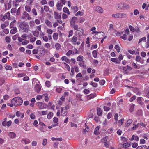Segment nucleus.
Returning <instances> with one entry per match:
<instances>
[{"label":"nucleus","instance_id":"nucleus-37","mask_svg":"<svg viewBox=\"0 0 149 149\" xmlns=\"http://www.w3.org/2000/svg\"><path fill=\"white\" fill-rule=\"evenodd\" d=\"M136 149H147V146L146 145L139 146Z\"/></svg>","mask_w":149,"mask_h":149},{"label":"nucleus","instance_id":"nucleus-44","mask_svg":"<svg viewBox=\"0 0 149 149\" xmlns=\"http://www.w3.org/2000/svg\"><path fill=\"white\" fill-rule=\"evenodd\" d=\"M51 140L53 141L55 140H57L61 141L62 140V138H55L54 137H53L51 138Z\"/></svg>","mask_w":149,"mask_h":149},{"label":"nucleus","instance_id":"nucleus-39","mask_svg":"<svg viewBox=\"0 0 149 149\" xmlns=\"http://www.w3.org/2000/svg\"><path fill=\"white\" fill-rule=\"evenodd\" d=\"M134 106L135 105L133 104H132L130 105V112H132L133 111Z\"/></svg>","mask_w":149,"mask_h":149},{"label":"nucleus","instance_id":"nucleus-38","mask_svg":"<svg viewBox=\"0 0 149 149\" xmlns=\"http://www.w3.org/2000/svg\"><path fill=\"white\" fill-rule=\"evenodd\" d=\"M131 144V142H129L122 144L123 145V147H128L130 146V145Z\"/></svg>","mask_w":149,"mask_h":149},{"label":"nucleus","instance_id":"nucleus-10","mask_svg":"<svg viewBox=\"0 0 149 149\" xmlns=\"http://www.w3.org/2000/svg\"><path fill=\"white\" fill-rule=\"evenodd\" d=\"M27 17L28 20H29L31 19V17L30 16L29 14L26 11H24L23 13L22 18L24 19Z\"/></svg>","mask_w":149,"mask_h":149},{"label":"nucleus","instance_id":"nucleus-9","mask_svg":"<svg viewBox=\"0 0 149 149\" xmlns=\"http://www.w3.org/2000/svg\"><path fill=\"white\" fill-rule=\"evenodd\" d=\"M67 109V106L61 108V114L62 116H64L66 115Z\"/></svg>","mask_w":149,"mask_h":149},{"label":"nucleus","instance_id":"nucleus-58","mask_svg":"<svg viewBox=\"0 0 149 149\" xmlns=\"http://www.w3.org/2000/svg\"><path fill=\"white\" fill-rule=\"evenodd\" d=\"M110 109V107H109L106 106H104V110L106 111H108Z\"/></svg>","mask_w":149,"mask_h":149},{"label":"nucleus","instance_id":"nucleus-32","mask_svg":"<svg viewBox=\"0 0 149 149\" xmlns=\"http://www.w3.org/2000/svg\"><path fill=\"white\" fill-rule=\"evenodd\" d=\"M111 60L113 62H115L116 64L120 63V62L116 58H112Z\"/></svg>","mask_w":149,"mask_h":149},{"label":"nucleus","instance_id":"nucleus-59","mask_svg":"<svg viewBox=\"0 0 149 149\" xmlns=\"http://www.w3.org/2000/svg\"><path fill=\"white\" fill-rule=\"evenodd\" d=\"M46 86L48 87H49L51 86L50 82L49 81H47L45 83Z\"/></svg>","mask_w":149,"mask_h":149},{"label":"nucleus","instance_id":"nucleus-22","mask_svg":"<svg viewBox=\"0 0 149 149\" xmlns=\"http://www.w3.org/2000/svg\"><path fill=\"white\" fill-rule=\"evenodd\" d=\"M46 24L49 27H51L52 26V23L48 20L46 19L45 20Z\"/></svg>","mask_w":149,"mask_h":149},{"label":"nucleus","instance_id":"nucleus-62","mask_svg":"<svg viewBox=\"0 0 149 149\" xmlns=\"http://www.w3.org/2000/svg\"><path fill=\"white\" fill-rule=\"evenodd\" d=\"M29 43V41L28 40H25L22 42V44L23 45H26Z\"/></svg>","mask_w":149,"mask_h":149},{"label":"nucleus","instance_id":"nucleus-45","mask_svg":"<svg viewBox=\"0 0 149 149\" xmlns=\"http://www.w3.org/2000/svg\"><path fill=\"white\" fill-rule=\"evenodd\" d=\"M54 1H52L48 2V5L51 7H53L54 6Z\"/></svg>","mask_w":149,"mask_h":149},{"label":"nucleus","instance_id":"nucleus-63","mask_svg":"<svg viewBox=\"0 0 149 149\" xmlns=\"http://www.w3.org/2000/svg\"><path fill=\"white\" fill-rule=\"evenodd\" d=\"M44 41L47 42L48 41V38L47 36H44L42 37Z\"/></svg>","mask_w":149,"mask_h":149},{"label":"nucleus","instance_id":"nucleus-23","mask_svg":"<svg viewBox=\"0 0 149 149\" xmlns=\"http://www.w3.org/2000/svg\"><path fill=\"white\" fill-rule=\"evenodd\" d=\"M16 116L17 117H20L21 118H22L24 117V113H21L19 111H17L16 113Z\"/></svg>","mask_w":149,"mask_h":149},{"label":"nucleus","instance_id":"nucleus-30","mask_svg":"<svg viewBox=\"0 0 149 149\" xmlns=\"http://www.w3.org/2000/svg\"><path fill=\"white\" fill-rule=\"evenodd\" d=\"M84 57L81 55L79 56L77 58V61H81L83 60Z\"/></svg>","mask_w":149,"mask_h":149},{"label":"nucleus","instance_id":"nucleus-25","mask_svg":"<svg viewBox=\"0 0 149 149\" xmlns=\"http://www.w3.org/2000/svg\"><path fill=\"white\" fill-rule=\"evenodd\" d=\"M96 96V95L95 93L91 94L88 96V98L90 100Z\"/></svg>","mask_w":149,"mask_h":149},{"label":"nucleus","instance_id":"nucleus-47","mask_svg":"<svg viewBox=\"0 0 149 149\" xmlns=\"http://www.w3.org/2000/svg\"><path fill=\"white\" fill-rule=\"evenodd\" d=\"M63 64L65 65V68H67L68 70V71H70V67L69 65L65 62L63 63Z\"/></svg>","mask_w":149,"mask_h":149},{"label":"nucleus","instance_id":"nucleus-14","mask_svg":"<svg viewBox=\"0 0 149 149\" xmlns=\"http://www.w3.org/2000/svg\"><path fill=\"white\" fill-rule=\"evenodd\" d=\"M21 142L23 144H27L30 143L31 142L30 140L29 139H23L21 141Z\"/></svg>","mask_w":149,"mask_h":149},{"label":"nucleus","instance_id":"nucleus-60","mask_svg":"<svg viewBox=\"0 0 149 149\" xmlns=\"http://www.w3.org/2000/svg\"><path fill=\"white\" fill-rule=\"evenodd\" d=\"M44 8V10L46 12H48L49 10V8L48 6H45Z\"/></svg>","mask_w":149,"mask_h":149},{"label":"nucleus","instance_id":"nucleus-36","mask_svg":"<svg viewBox=\"0 0 149 149\" xmlns=\"http://www.w3.org/2000/svg\"><path fill=\"white\" fill-rule=\"evenodd\" d=\"M55 48L57 50H59L61 48L60 44L59 43H56L55 45Z\"/></svg>","mask_w":149,"mask_h":149},{"label":"nucleus","instance_id":"nucleus-61","mask_svg":"<svg viewBox=\"0 0 149 149\" xmlns=\"http://www.w3.org/2000/svg\"><path fill=\"white\" fill-rule=\"evenodd\" d=\"M83 92L86 95L89 93L90 91L88 89H86L83 91Z\"/></svg>","mask_w":149,"mask_h":149},{"label":"nucleus","instance_id":"nucleus-42","mask_svg":"<svg viewBox=\"0 0 149 149\" xmlns=\"http://www.w3.org/2000/svg\"><path fill=\"white\" fill-rule=\"evenodd\" d=\"M5 68L6 70H11L12 69V67L10 66L9 65L7 64H5Z\"/></svg>","mask_w":149,"mask_h":149},{"label":"nucleus","instance_id":"nucleus-17","mask_svg":"<svg viewBox=\"0 0 149 149\" xmlns=\"http://www.w3.org/2000/svg\"><path fill=\"white\" fill-rule=\"evenodd\" d=\"M63 6V5L60 3L59 2H57L56 5V7L57 10L59 11H61Z\"/></svg>","mask_w":149,"mask_h":149},{"label":"nucleus","instance_id":"nucleus-40","mask_svg":"<svg viewBox=\"0 0 149 149\" xmlns=\"http://www.w3.org/2000/svg\"><path fill=\"white\" fill-rule=\"evenodd\" d=\"M68 38H70L71 37L73 34V31L72 29L68 32Z\"/></svg>","mask_w":149,"mask_h":149},{"label":"nucleus","instance_id":"nucleus-11","mask_svg":"<svg viewBox=\"0 0 149 149\" xmlns=\"http://www.w3.org/2000/svg\"><path fill=\"white\" fill-rule=\"evenodd\" d=\"M95 10L100 13H103V9L100 6H96L95 8Z\"/></svg>","mask_w":149,"mask_h":149},{"label":"nucleus","instance_id":"nucleus-50","mask_svg":"<svg viewBox=\"0 0 149 149\" xmlns=\"http://www.w3.org/2000/svg\"><path fill=\"white\" fill-rule=\"evenodd\" d=\"M39 34V32L38 31L35 30L33 33L34 36L36 37H38Z\"/></svg>","mask_w":149,"mask_h":149},{"label":"nucleus","instance_id":"nucleus-35","mask_svg":"<svg viewBox=\"0 0 149 149\" xmlns=\"http://www.w3.org/2000/svg\"><path fill=\"white\" fill-rule=\"evenodd\" d=\"M58 34L57 33H54L53 35V38L54 40H56L58 39Z\"/></svg>","mask_w":149,"mask_h":149},{"label":"nucleus","instance_id":"nucleus-64","mask_svg":"<svg viewBox=\"0 0 149 149\" xmlns=\"http://www.w3.org/2000/svg\"><path fill=\"white\" fill-rule=\"evenodd\" d=\"M29 25L31 27H33L35 25L34 22L33 21H30L29 22Z\"/></svg>","mask_w":149,"mask_h":149},{"label":"nucleus","instance_id":"nucleus-34","mask_svg":"<svg viewBox=\"0 0 149 149\" xmlns=\"http://www.w3.org/2000/svg\"><path fill=\"white\" fill-rule=\"evenodd\" d=\"M25 9L29 13H30L31 11V8L30 6H25Z\"/></svg>","mask_w":149,"mask_h":149},{"label":"nucleus","instance_id":"nucleus-28","mask_svg":"<svg viewBox=\"0 0 149 149\" xmlns=\"http://www.w3.org/2000/svg\"><path fill=\"white\" fill-rule=\"evenodd\" d=\"M143 99L142 97H139L137 98V101L138 102L139 104L142 105L143 104V102L142 101V99Z\"/></svg>","mask_w":149,"mask_h":149},{"label":"nucleus","instance_id":"nucleus-3","mask_svg":"<svg viewBox=\"0 0 149 149\" xmlns=\"http://www.w3.org/2000/svg\"><path fill=\"white\" fill-rule=\"evenodd\" d=\"M77 20V18L76 17H73L71 18L70 21V25L71 27H73L74 29H77L78 28V25L76 24L75 23Z\"/></svg>","mask_w":149,"mask_h":149},{"label":"nucleus","instance_id":"nucleus-15","mask_svg":"<svg viewBox=\"0 0 149 149\" xmlns=\"http://www.w3.org/2000/svg\"><path fill=\"white\" fill-rule=\"evenodd\" d=\"M54 18L56 19H61V15L58 12L54 11Z\"/></svg>","mask_w":149,"mask_h":149},{"label":"nucleus","instance_id":"nucleus-2","mask_svg":"<svg viewBox=\"0 0 149 149\" xmlns=\"http://www.w3.org/2000/svg\"><path fill=\"white\" fill-rule=\"evenodd\" d=\"M19 27L24 32H28L29 30V26L25 22H22L20 23L19 25Z\"/></svg>","mask_w":149,"mask_h":149},{"label":"nucleus","instance_id":"nucleus-41","mask_svg":"<svg viewBox=\"0 0 149 149\" xmlns=\"http://www.w3.org/2000/svg\"><path fill=\"white\" fill-rule=\"evenodd\" d=\"M53 115V113L50 112L47 115V118L49 119H50L52 117Z\"/></svg>","mask_w":149,"mask_h":149},{"label":"nucleus","instance_id":"nucleus-55","mask_svg":"<svg viewBox=\"0 0 149 149\" xmlns=\"http://www.w3.org/2000/svg\"><path fill=\"white\" fill-rule=\"evenodd\" d=\"M90 85H92L93 87H97V83L91 82L90 83Z\"/></svg>","mask_w":149,"mask_h":149},{"label":"nucleus","instance_id":"nucleus-18","mask_svg":"<svg viewBox=\"0 0 149 149\" xmlns=\"http://www.w3.org/2000/svg\"><path fill=\"white\" fill-rule=\"evenodd\" d=\"M102 33V34L101 35H99L98 34L95 35L94 36V38L96 39H101V38H102L104 36V34L103 32Z\"/></svg>","mask_w":149,"mask_h":149},{"label":"nucleus","instance_id":"nucleus-57","mask_svg":"<svg viewBox=\"0 0 149 149\" xmlns=\"http://www.w3.org/2000/svg\"><path fill=\"white\" fill-rule=\"evenodd\" d=\"M10 38L8 36H6L5 38V40L6 41L8 42L9 43L10 42Z\"/></svg>","mask_w":149,"mask_h":149},{"label":"nucleus","instance_id":"nucleus-48","mask_svg":"<svg viewBox=\"0 0 149 149\" xmlns=\"http://www.w3.org/2000/svg\"><path fill=\"white\" fill-rule=\"evenodd\" d=\"M145 93V97L149 98V88L146 89Z\"/></svg>","mask_w":149,"mask_h":149},{"label":"nucleus","instance_id":"nucleus-46","mask_svg":"<svg viewBox=\"0 0 149 149\" xmlns=\"http://www.w3.org/2000/svg\"><path fill=\"white\" fill-rule=\"evenodd\" d=\"M16 22V20H15L10 23V28H12L15 27H14V23H15Z\"/></svg>","mask_w":149,"mask_h":149},{"label":"nucleus","instance_id":"nucleus-29","mask_svg":"<svg viewBox=\"0 0 149 149\" xmlns=\"http://www.w3.org/2000/svg\"><path fill=\"white\" fill-rule=\"evenodd\" d=\"M97 114L99 116H101L102 115V111L101 110V109L100 108H97Z\"/></svg>","mask_w":149,"mask_h":149},{"label":"nucleus","instance_id":"nucleus-26","mask_svg":"<svg viewBox=\"0 0 149 149\" xmlns=\"http://www.w3.org/2000/svg\"><path fill=\"white\" fill-rule=\"evenodd\" d=\"M13 29H11L10 31V33L12 34L15 33L17 31V29L16 27L12 28Z\"/></svg>","mask_w":149,"mask_h":149},{"label":"nucleus","instance_id":"nucleus-53","mask_svg":"<svg viewBox=\"0 0 149 149\" xmlns=\"http://www.w3.org/2000/svg\"><path fill=\"white\" fill-rule=\"evenodd\" d=\"M26 74L24 73H19L17 74V77L19 78H21L25 76Z\"/></svg>","mask_w":149,"mask_h":149},{"label":"nucleus","instance_id":"nucleus-33","mask_svg":"<svg viewBox=\"0 0 149 149\" xmlns=\"http://www.w3.org/2000/svg\"><path fill=\"white\" fill-rule=\"evenodd\" d=\"M112 17L115 18H119L121 16V14L120 13H118L112 15Z\"/></svg>","mask_w":149,"mask_h":149},{"label":"nucleus","instance_id":"nucleus-56","mask_svg":"<svg viewBox=\"0 0 149 149\" xmlns=\"http://www.w3.org/2000/svg\"><path fill=\"white\" fill-rule=\"evenodd\" d=\"M47 140L46 139H44L43 140L42 144L44 146H45L47 144Z\"/></svg>","mask_w":149,"mask_h":149},{"label":"nucleus","instance_id":"nucleus-5","mask_svg":"<svg viewBox=\"0 0 149 149\" xmlns=\"http://www.w3.org/2000/svg\"><path fill=\"white\" fill-rule=\"evenodd\" d=\"M39 130L41 132H44L47 131V126L43 123L39 121Z\"/></svg>","mask_w":149,"mask_h":149},{"label":"nucleus","instance_id":"nucleus-43","mask_svg":"<svg viewBox=\"0 0 149 149\" xmlns=\"http://www.w3.org/2000/svg\"><path fill=\"white\" fill-rule=\"evenodd\" d=\"M92 54L93 57L95 58H96L97 56V51L94 50L92 52Z\"/></svg>","mask_w":149,"mask_h":149},{"label":"nucleus","instance_id":"nucleus-51","mask_svg":"<svg viewBox=\"0 0 149 149\" xmlns=\"http://www.w3.org/2000/svg\"><path fill=\"white\" fill-rule=\"evenodd\" d=\"M132 119H129L127 122V124L126 125V126H128L132 122Z\"/></svg>","mask_w":149,"mask_h":149},{"label":"nucleus","instance_id":"nucleus-21","mask_svg":"<svg viewBox=\"0 0 149 149\" xmlns=\"http://www.w3.org/2000/svg\"><path fill=\"white\" fill-rule=\"evenodd\" d=\"M63 12L64 13H67L68 15H70V12L69 11V9L67 8V7H64L63 10Z\"/></svg>","mask_w":149,"mask_h":149},{"label":"nucleus","instance_id":"nucleus-7","mask_svg":"<svg viewBox=\"0 0 149 149\" xmlns=\"http://www.w3.org/2000/svg\"><path fill=\"white\" fill-rule=\"evenodd\" d=\"M38 107L40 109H44L46 108L47 107V105L42 102H39L37 103Z\"/></svg>","mask_w":149,"mask_h":149},{"label":"nucleus","instance_id":"nucleus-52","mask_svg":"<svg viewBox=\"0 0 149 149\" xmlns=\"http://www.w3.org/2000/svg\"><path fill=\"white\" fill-rule=\"evenodd\" d=\"M32 12L35 16H36L37 15V13L36 10L35 8H33L32 10Z\"/></svg>","mask_w":149,"mask_h":149},{"label":"nucleus","instance_id":"nucleus-24","mask_svg":"<svg viewBox=\"0 0 149 149\" xmlns=\"http://www.w3.org/2000/svg\"><path fill=\"white\" fill-rule=\"evenodd\" d=\"M71 10L73 11L74 13H75L78 10V8L77 6H72L71 7Z\"/></svg>","mask_w":149,"mask_h":149},{"label":"nucleus","instance_id":"nucleus-1","mask_svg":"<svg viewBox=\"0 0 149 149\" xmlns=\"http://www.w3.org/2000/svg\"><path fill=\"white\" fill-rule=\"evenodd\" d=\"M11 103H13L14 106L17 107L22 104L23 103V100L20 97H15L11 100Z\"/></svg>","mask_w":149,"mask_h":149},{"label":"nucleus","instance_id":"nucleus-16","mask_svg":"<svg viewBox=\"0 0 149 149\" xmlns=\"http://www.w3.org/2000/svg\"><path fill=\"white\" fill-rule=\"evenodd\" d=\"M78 64L80 66L82 67L84 69L86 68V66L85 65V61L84 60L79 62V63Z\"/></svg>","mask_w":149,"mask_h":149},{"label":"nucleus","instance_id":"nucleus-12","mask_svg":"<svg viewBox=\"0 0 149 149\" xmlns=\"http://www.w3.org/2000/svg\"><path fill=\"white\" fill-rule=\"evenodd\" d=\"M10 15L9 12H7L3 16V19L4 20L6 19L9 20L10 19Z\"/></svg>","mask_w":149,"mask_h":149},{"label":"nucleus","instance_id":"nucleus-49","mask_svg":"<svg viewBox=\"0 0 149 149\" xmlns=\"http://www.w3.org/2000/svg\"><path fill=\"white\" fill-rule=\"evenodd\" d=\"M56 69L54 67H51L49 69V71L51 72H54L56 71Z\"/></svg>","mask_w":149,"mask_h":149},{"label":"nucleus","instance_id":"nucleus-6","mask_svg":"<svg viewBox=\"0 0 149 149\" xmlns=\"http://www.w3.org/2000/svg\"><path fill=\"white\" fill-rule=\"evenodd\" d=\"M77 37L76 36H74L70 39V41L73 45H79L81 43L80 41H77Z\"/></svg>","mask_w":149,"mask_h":149},{"label":"nucleus","instance_id":"nucleus-54","mask_svg":"<svg viewBox=\"0 0 149 149\" xmlns=\"http://www.w3.org/2000/svg\"><path fill=\"white\" fill-rule=\"evenodd\" d=\"M24 129L26 131H28L30 130V127H28L27 125H25L23 127Z\"/></svg>","mask_w":149,"mask_h":149},{"label":"nucleus","instance_id":"nucleus-20","mask_svg":"<svg viewBox=\"0 0 149 149\" xmlns=\"http://www.w3.org/2000/svg\"><path fill=\"white\" fill-rule=\"evenodd\" d=\"M34 88L36 91L38 93L41 90L40 86L38 84H36Z\"/></svg>","mask_w":149,"mask_h":149},{"label":"nucleus","instance_id":"nucleus-31","mask_svg":"<svg viewBox=\"0 0 149 149\" xmlns=\"http://www.w3.org/2000/svg\"><path fill=\"white\" fill-rule=\"evenodd\" d=\"M99 129V127L97 126L95 129L94 131V134L96 135H97L99 134L98 130Z\"/></svg>","mask_w":149,"mask_h":149},{"label":"nucleus","instance_id":"nucleus-19","mask_svg":"<svg viewBox=\"0 0 149 149\" xmlns=\"http://www.w3.org/2000/svg\"><path fill=\"white\" fill-rule=\"evenodd\" d=\"M8 136L10 138L13 139L16 137V134L14 132H10L8 133Z\"/></svg>","mask_w":149,"mask_h":149},{"label":"nucleus","instance_id":"nucleus-13","mask_svg":"<svg viewBox=\"0 0 149 149\" xmlns=\"http://www.w3.org/2000/svg\"><path fill=\"white\" fill-rule=\"evenodd\" d=\"M61 59L63 61H65L66 63H69L70 60L66 56H63L61 58Z\"/></svg>","mask_w":149,"mask_h":149},{"label":"nucleus","instance_id":"nucleus-4","mask_svg":"<svg viewBox=\"0 0 149 149\" xmlns=\"http://www.w3.org/2000/svg\"><path fill=\"white\" fill-rule=\"evenodd\" d=\"M74 30H76L74 33V34L76 36H78L79 37H80L83 35L84 30L82 28H79V26H78V28L77 29Z\"/></svg>","mask_w":149,"mask_h":149},{"label":"nucleus","instance_id":"nucleus-8","mask_svg":"<svg viewBox=\"0 0 149 149\" xmlns=\"http://www.w3.org/2000/svg\"><path fill=\"white\" fill-rule=\"evenodd\" d=\"M122 68L125 71V73L126 74H127L130 71L132 70V68L127 65L126 67H122Z\"/></svg>","mask_w":149,"mask_h":149},{"label":"nucleus","instance_id":"nucleus-27","mask_svg":"<svg viewBox=\"0 0 149 149\" xmlns=\"http://www.w3.org/2000/svg\"><path fill=\"white\" fill-rule=\"evenodd\" d=\"M135 140L136 141H138L139 140V138L137 136H135L134 135H133L132 136V138L130 139V140Z\"/></svg>","mask_w":149,"mask_h":149}]
</instances>
